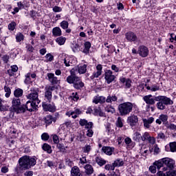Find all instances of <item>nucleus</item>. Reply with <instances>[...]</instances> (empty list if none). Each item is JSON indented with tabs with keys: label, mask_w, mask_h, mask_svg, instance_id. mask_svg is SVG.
<instances>
[{
	"label": "nucleus",
	"mask_w": 176,
	"mask_h": 176,
	"mask_svg": "<svg viewBox=\"0 0 176 176\" xmlns=\"http://www.w3.org/2000/svg\"><path fill=\"white\" fill-rule=\"evenodd\" d=\"M30 94H29L26 96L28 100H30V101L33 102V104H36L37 105H39V104H41V100L38 98L39 88L32 87L30 89Z\"/></svg>",
	"instance_id": "20e7f679"
},
{
	"label": "nucleus",
	"mask_w": 176,
	"mask_h": 176,
	"mask_svg": "<svg viewBox=\"0 0 176 176\" xmlns=\"http://www.w3.org/2000/svg\"><path fill=\"white\" fill-rule=\"evenodd\" d=\"M4 90L6 92L5 96L7 98H9V97H10V94H12V90L10 89V88L9 87H7V86L4 87Z\"/></svg>",
	"instance_id": "ea45409f"
},
{
	"label": "nucleus",
	"mask_w": 176,
	"mask_h": 176,
	"mask_svg": "<svg viewBox=\"0 0 176 176\" xmlns=\"http://www.w3.org/2000/svg\"><path fill=\"white\" fill-rule=\"evenodd\" d=\"M84 168H85V173L87 175H91V174L94 173V168L90 164H86L84 166Z\"/></svg>",
	"instance_id": "412c9836"
},
{
	"label": "nucleus",
	"mask_w": 176,
	"mask_h": 176,
	"mask_svg": "<svg viewBox=\"0 0 176 176\" xmlns=\"http://www.w3.org/2000/svg\"><path fill=\"white\" fill-rule=\"evenodd\" d=\"M170 38H169L170 42L173 43L176 41V35L175 34H170Z\"/></svg>",
	"instance_id": "774afa93"
},
{
	"label": "nucleus",
	"mask_w": 176,
	"mask_h": 176,
	"mask_svg": "<svg viewBox=\"0 0 176 176\" xmlns=\"http://www.w3.org/2000/svg\"><path fill=\"white\" fill-rule=\"evenodd\" d=\"M166 175L167 176H176V170H169L166 172Z\"/></svg>",
	"instance_id": "680f3d73"
},
{
	"label": "nucleus",
	"mask_w": 176,
	"mask_h": 176,
	"mask_svg": "<svg viewBox=\"0 0 176 176\" xmlns=\"http://www.w3.org/2000/svg\"><path fill=\"white\" fill-rule=\"evenodd\" d=\"M96 161L100 167H102L104 164H107V161L102 159L101 157H97Z\"/></svg>",
	"instance_id": "2f4dec72"
},
{
	"label": "nucleus",
	"mask_w": 176,
	"mask_h": 176,
	"mask_svg": "<svg viewBox=\"0 0 176 176\" xmlns=\"http://www.w3.org/2000/svg\"><path fill=\"white\" fill-rule=\"evenodd\" d=\"M72 50L74 53H76V52H78V50H79V45L78 44H73V46L72 47Z\"/></svg>",
	"instance_id": "bf43d9fd"
},
{
	"label": "nucleus",
	"mask_w": 176,
	"mask_h": 176,
	"mask_svg": "<svg viewBox=\"0 0 176 176\" xmlns=\"http://www.w3.org/2000/svg\"><path fill=\"white\" fill-rule=\"evenodd\" d=\"M76 71H78V74H86V72L87 71V65L78 66Z\"/></svg>",
	"instance_id": "4be33fe9"
},
{
	"label": "nucleus",
	"mask_w": 176,
	"mask_h": 176,
	"mask_svg": "<svg viewBox=\"0 0 176 176\" xmlns=\"http://www.w3.org/2000/svg\"><path fill=\"white\" fill-rule=\"evenodd\" d=\"M124 164V162H123V160L122 159H117L113 163V167H122Z\"/></svg>",
	"instance_id": "7c9ffc66"
},
{
	"label": "nucleus",
	"mask_w": 176,
	"mask_h": 176,
	"mask_svg": "<svg viewBox=\"0 0 176 176\" xmlns=\"http://www.w3.org/2000/svg\"><path fill=\"white\" fill-rule=\"evenodd\" d=\"M19 166H16V172L30 170L36 164V157L24 155L19 159Z\"/></svg>",
	"instance_id": "f257e3e1"
},
{
	"label": "nucleus",
	"mask_w": 176,
	"mask_h": 176,
	"mask_svg": "<svg viewBox=\"0 0 176 176\" xmlns=\"http://www.w3.org/2000/svg\"><path fill=\"white\" fill-rule=\"evenodd\" d=\"M70 74L71 75L67 77L66 80L67 83H69L70 85H72V83L74 84L75 82L76 81V78H78V77L76 76L75 73H74V69L70 71Z\"/></svg>",
	"instance_id": "4468645a"
},
{
	"label": "nucleus",
	"mask_w": 176,
	"mask_h": 176,
	"mask_svg": "<svg viewBox=\"0 0 176 176\" xmlns=\"http://www.w3.org/2000/svg\"><path fill=\"white\" fill-rule=\"evenodd\" d=\"M85 48L82 51V52L85 53V54H89V52H90V48L91 47V43L90 42L87 41L84 44Z\"/></svg>",
	"instance_id": "c85d7f7f"
},
{
	"label": "nucleus",
	"mask_w": 176,
	"mask_h": 176,
	"mask_svg": "<svg viewBox=\"0 0 176 176\" xmlns=\"http://www.w3.org/2000/svg\"><path fill=\"white\" fill-rule=\"evenodd\" d=\"M125 38L129 41V42H135V41H137V35L132 32L126 33Z\"/></svg>",
	"instance_id": "dca6fc26"
},
{
	"label": "nucleus",
	"mask_w": 176,
	"mask_h": 176,
	"mask_svg": "<svg viewBox=\"0 0 176 176\" xmlns=\"http://www.w3.org/2000/svg\"><path fill=\"white\" fill-rule=\"evenodd\" d=\"M12 110L16 113H24L25 112V107L24 106H20L21 102L19 98H13L12 101Z\"/></svg>",
	"instance_id": "39448f33"
},
{
	"label": "nucleus",
	"mask_w": 176,
	"mask_h": 176,
	"mask_svg": "<svg viewBox=\"0 0 176 176\" xmlns=\"http://www.w3.org/2000/svg\"><path fill=\"white\" fill-rule=\"evenodd\" d=\"M65 67H71L73 65L74 63L72 61V58L69 56H65L63 60Z\"/></svg>",
	"instance_id": "5701e85b"
},
{
	"label": "nucleus",
	"mask_w": 176,
	"mask_h": 176,
	"mask_svg": "<svg viewBox=\"0 0 176 176\" xmlns=\"http://www.w3.org/2000/svg\"><path fill=\"white\" fill-rule=\"evenodd\" d=\"M87 163V160H86V157H82L80 158L79 166L80 167H82L83 164H86Z\"/></svg>",
	"instance_id": "09e8293b"
},
{
	"label": "nucleus",
	"mask_w": 176,
	"mask_h": 176,
	"mask_svg": "<svg viewBox=\"0 0 176 176\" xmlns=\"http://www.w3.org/2000/svg\"><path fill=\"white\" fill-rule=\"evenodd\" d=\"M50 138V136H49V135L46 133H43L41 135V138L42 140H43V141H47V140H49Z\"/></svg>",
	"instance_id": "052dcab7"
},
{
	"label": "nucleus",
	"mask_w": 176,
	"mask_h": 176,
	"mask_svg": "<svg viewBox=\"0 0 176 176\" xmlns=\"http://www.w3.org/2000/svg\"><path fill=\"white\" fill-rule=\"evenodd\" d=\"M141 133H140L139 132H135L133 135V140L134 141H140V140H141Z\"/></svg>",
	"instance_id": "a19ab883"
},
{
	"label": "nucleus",
	"mask_w": 176,
	"mask_h": 176,
	"mask_svg": "<svg viewBox=\"0 0 176 176\" xmlns=\"http://www.w3.org/2000/svg\"><path fill=\"white\" fill-rule=\"evenodd\" d=\"M107 47L108 49V53H110L111 54H112L113 52H116L115 47L113 45H107Z\"/></svg>",
	"instance_id": "864d4df0"
},
{
	"label": "nucleus",
	"mask_w": 176,
	"mask_h": 176,
	"mask_svg": "<svg viewBox=\"0 0 176 176\" xmlns=\"http://www.w3.org/2000/svg\"><path fill=\"white\" fill-rule=\"evenodd\" d=\"M65 133H66V128L65 126V124H62L59 127L58 134H59L60 137H66L67 134Z\"/></svg>",
	"instance_id": "b1692460"
},
{
	"label": "nucleus",
	"mask_w": 176,
	"mask_h": 176,
	"mask_svg": "<svg viewBox=\"0 0 176 176\" xmlns=\"http://www.w3.org/2000/svg\"><path fill=\"white\" fill-rule=\"evenodd\" d=\"M69 25V23L67 21H63L60 23V27L63 28V30H67Z\"/></svg>",
	"instance_id": "37998d69"
},
{
	"label": "nucleus",
	"mask_w": 176,
	"mask_h": 176,
	"mask_svg": "<svg viewBox=\"0 0 176 176\" xmlns=\"http://www.w3.org/2000/svg\"><path fill=\"white\" fill-rule=\"evenodd\" d=\"M76 81L74 83V89H77V90H80V89H82V87H85V83L82 82L80 80V78H76Z\"/></svg>",
	"instance_id": "f3484780"
},
{
	"label": "nucleus",
	"mask_w": 176,
	"mask_h": 176,
	"mask_svg": "<svg viewBox=\"0 0 176 176\" xmlns=\"http://www.w3.org/2000/svg\"><path fill=\"white\" fill-rule=\"evenodd\" d=\"M138 53L141 57H148L149 50L144 45H140L138 47Z\"/></svg>",
	"instance_id": "9b49d317"
},
{
	"label": "nucleus",
	"mask_w": 176,
	"mask_h": 176,
	"mask_svg": "<svg viewBox=\"0 0 176 176\" xmlns=\"http://www.w3.org/2000/svg\"><path fill=\"white\" fill-rule=\"evenodd\" d=\"M87 120H86L85 119H80L79 121V124L83 126H86V124H87Z\"/></svg>",
	"instance_id": "e2e57ef3"
},
{
	"label": "nucleus",
	"mask_w": 176,
	"mask_h": 176,
	"mask_svg": "<svg viewBox=\"0 0 176 176\" xmlns=\"http://www.w3.org/2000/svg\"><path fill=\"white\" fill-rule=\"evenodd\" d=\"M23 93H24L23 89L18 88L14 91V97H16V98H19V97H21V96H23Z\"/></svg>",
	"instance_id": "72a5a7b5"
},
{
	"label": "nucleus",
	"mask_w": 176,
	"mask_h": 176,
	"mask_svg": "<svg viewBox=\"0 0 176 176\" xmlns=\"http://www.w3.org/2000/svg\"><path fill=\"white\" fill-rule=\"evenodd\" d=\"M31 82H32L31 80V73H28L25 75V83H26V85H29V83H31Z\"/></svg>",
	"instance_id": "c03bdc74"
},
{
	"label": "nucleus",
	"mask_w": 176,
	"mask_h": 176,
	"mask_svg": "<svg viewBox=\"0 0 176 176\" xmlns=\"http://www.w3.org/2000/svg\"><path fill=\"white\" fill-rule=\"evenodd\" d=\"M52 35L54 36H61L62 32L59 27H55L52 29Z\"/></svg>",
	"instance_id": "393cba45"
},
{
	"label": "nucleus",
	"mask_w": 176,
	"mask_h": 176,
	"mask_svg": "<svg viewBox=\"0 0 176 176\" xmlns=\"http://www.w3.org/2000/svg\"><path fill=\"white\" fill-rule=\"evenodd\" d=\"M54 90V86L47 85L45 87V100L47 102H51L53 96L52 91Z\"/></svg>",
	"instance_id": "423d86ee"
},
{
	"label": "nucleus",
	"mask_w": 176,
	"mask_h": 176,
	"mask_svg": "<svg viewBox=\"0 0 176 176\" xmlns=\"http://www.w3.org/2000/svg\"><path fill=\"white\" fill-rule=\"evenodd\" d=\"M115 151V148L113 147H109V146H103L102 148V151L103 153H105V155H107L108 156H111Z\"/></svg>",
	"instance_id": "a211bd4d"
},
{
	"label": "nucleus",
	"mask_w": 176,
	"mask_h": 176,
	"mask_svg": "<svg viewBox=\"0 0 176 176\" xmlns=\"http://www.w3.org/2000/svg\"><path fill=\"white\" fill-rule=\"evenodd\" d=\"M115 101H118V97L116 96H108L107 98L106 99V102H115Z\"/></svg>",
	"instance_id": "f704fd0d"
},
{
	"label": "nucleus",
	"mask_w": 176,
	"mask_h": 176,
	"mask_svg": "<svg viewBox=\"0 0 176 176\" xmlns=\"http://www.w3.org/2000/svg\"><path fill=\"white\" fill-rule=\"evenodd\" d=\"M47 76L48 78V80L52 85H57V83H58V80L57 79V77L54 76V74H53V73H48L47 74Z\"/></svg>",
	"instance_id": "6ab92c4d"
},
{
	"label": "nucleus",
	"mask_w": 176,
	"mask_h": 176,
	"mask_svg": "<svg viewBox=\"0 0 176 176\" xmlns=\"http://www.w3.org/2000/svg\"><path fill=\"white\" fill-rule=\"evenodd\" d=\"M16 41L18 43L21 42V41H24V35L20 32L17 33L16 35Z\"/></svg>",
	"instance_id": "4c0bfd02"
},
{
	"label": "nucleus",
	"mask_w": 176,
	"mask_h": 176,
	"mask_svg": "<svg viewBox=\"0 0 176 176\" xmlns=\"http://www.w3.org/2000/svg\"><path fill=\"white\" fill-rule=\"evenodd\" d=\"M53 141L54 144H58V142H60V140L58 139V136L57 135H53Z\"/></svg>",
	"instance_id": "69168bd1"
},
{
	"label": "nucleus",
	"mask_w": 176,
	"mask_h": 176,
	"mask_svg": "<svg viewBox=\"0 0 176 176\" xmlns=\"http://www.w3.org/2000/svg\"><path fill=\"white\" fill-rule=\"evenodd\" d=\"M159 118L161 121L163 122V123H166V122L168 120V116L166 114H161Z\"/></svg>",
	"instance_id": "49530a36"
},
{
	"label": "nucleus",
	"mask_w": 176,
	"mask_h": 176,
	"mask_svg": "<svg viewBox=\"0 0 176 176\" xmlns=\"http://www.w3.org/2000/svg\"><path fill=\"white\" fill-rule=\"evenodd\" d=\"M133 103L126 102L118 105V111L120 116H127L133 111Z\"/></svg>",
	"instance_id": "7ed1b4c3"
},
{
	"label": "nucleus",
	"mask_w": 176,
	"mask_h": 176,
	"mask_svg": "<svg viewBox=\"0 0 176 176\" xmlns=\"http://www.w3.org/2000/svg\"><path fill=\"white\" fill-rule=\"evenodd\" d=\"M116 126L117 127H123V120H122V118H118V120L116 121Z\"/></svg>",
	"instance_id": "de8ad7c7"
},
{
	"label": "nucleus",
	"mask_w": 176,
	"mask_h": 176,
	"mask_svg": "<svg viewBox=\"0 0 176 176\" xmlns=\"http://www.w3.org/2000/svg\"><path fill=\"white\" fill-rule=\"evenodd\" d=\"M154 166H156L158 170H160L163 166H164V161L163 160V158L161 160H159L158 161H155L154 162Z\"/></svg>",
	"instance_id": "c756f323"
},
{
	"label": "nucleus",
	"mask_w": 176,
	"mask_h": 176,
	"mask_svg": "<svg viewBox=\"0 0 176 176\" xmlns=\"http://www.w3.org/2000/svg\"><path fill=\"white\" fill-rule=\"evenodd\" d=\"M42 107L45 112H56V106L53 104L47 103V101L43 102Z\"/></svg>",
	"instance_id": "1a4fd4ad"
},
{
	"label": "nucleus",
	"mask_w": 176,
	"mask_h": 176,
	"mask_svg": "<svg viewBox=\"0 0 176 176\" xmlns=\"http://www.w3.org/2000/svg\"><path fill=\"white\" fill-rule=\"evenodd\" d=\"M104 168L107 171H109V170H111V171H113L115 170V166H113V165L107 164L105 165Z\"/></svg>",
	"instance_id": "5fc2aeb1"
},
{
	"label": "nucleus",
	"mask_w": 176,
	"mask_h": 176,
	"mask_svg": "<svg viewBox=\"0 0 176 176\" xmlns=\"http://www.w3.org/2000/svg\"><path fill=\"white\" fill-rule=\"evenodd\" d=\"M159 90H160V87H159L156 85H152L151 91H157Z\"/></svg>",
	"instance_id": "0e129e2a"
},
{
	"label": "nucleus",
	"mask_w": 176,
	"mask_h": 176,
	"mask_svg": "<svg viewBox=\"0 0 176 176\" xmlns=\"http://www.w3.org/2000/svg\"><path fill=\"white\" fill-rule=\"evenodd\" d=\"M94 115H96V116H105V113L102 112V110H101V108L100 107H95L94 109Z\"/></svg>",
	"instance_id": "a878e982"
},
{
	"label": "nucleus",
	"mask_w": 176,
	"mask_h": 176,
	"mask_svg": "<svg viewBox=\"0 0 176 176\" xmlns=\"http://www.w3.org/2000/svg\"><path fill=\"white\" fill-rule=\"evenodd\" d=\"M54 60V56L52 54H47L45 55V63L52 62Z\"/></svg>",
	"instance_id": "58836bf2"
},
{
	"label": "nucleus",
	"mask_w": 176,
	"mask_h": 176,
	"mask_svg": "<svg viewBox=\"0 0 176 176\" xmlns=\"http://www.w3.org/2000/svg\"><path fill=\"white\" fill-rule=\"evenodd\" d=\"M91 151V146L87 144L85 146L83 147V152L84 153H89Z\"/></svg>",
	"instance_id": "603ef678"
},
{
	"label": "nucleus",
	"mask_w": 176,
	"mask_h": 176,
	"mask_svg": "<svg viewBox=\"0 0 176 176\" xmlns=\"http://www.w3.org/2000/svg\"><path fill=\"white\" fill-rule=\"evenodd\" d=\"M151 138V135L148 132H145L141 137L142 141H148Z\"/></svg>",
	"instance_id": "79ce46f5"
},
{
	"label": "nucleus",
	"mask_w": 176,
	"mask_h": 176,
	"mask_svg": "<svg viewBox=\"0 0 176 176\" xmlns=\"http://www.w3.org/2000/svg\"><path fill=\"white\" fill-rule=\"evenodd\" d=\"M16 22L12 21L10 24H8V30L10 31H14V29L16 28Z\"/></svg>",
	"instance_id": "a18cd8bd"
},
{
	"label": "nucleus",
	"mask_w": 176,
	"mask_h": 176,
	"mask_svg": "<svg viewBox=\"0 0 176 176\" xmlns=\"http://www.w3.org/2000/svg\"><path fill=\"white\" fill-rule=\"evenodd\" d=\"M105 111L110 113H115L116 110L115 109V107H112V105H108L105 107Z\"/></svg>",
	"instance_id": "c9c22d12"
},
{
	"label": "nucleus",
	"mask_w": 176,
	"mask_h": 176,
	"mask_svg": "<svg viewBox=\"0 0 176 176\" xmlns=\"http://www.w3.org/2000/svg\"><path fill=\"white\" fill-rule=\"evenodd\" d=\"M42 149L44 150L45 152H47V153H49L50 155V153H52V152H53V151L52 150V146L49 145V144L47 143H45L43 144Z\"/></svg>",
	"instance_id": "cd10ccee"
},
{
	"label": "nucleus",
	"mask_w": 176,
	"mask_h": 176,
	"mask_svg": "<svg viewBox=\"0 0 176 176\" xmlns=\"http://www.w3.org/2000/svg\"><path fill=\"white\" fill-rule=\"evenodd\" d=\"M144 101L147 104V105H155L156 102V98H153L152 95H147L143 97Z\"/></svg>",
	"instance_id": "ddd939ff"
},
{
	"label": "nucleus",
	"mask_w": 176,
	"mask_h": 176,
	"mask_svg": "<svg viewBox=\"0 0 176 176\" xmlns=\"http://www.w3.org/2000/svg\"><path fill=\"white\" fill-rule=\"evenodd\" d=\"M116 76L113 75V72L111 69H107L104 72V79L108 85L112 83L115 80Z\"/></svg>",
	"instance_id": "0eeeda50"
},
{
	"label": "nucleus",
	"mask_w": 176,
	"mask_h": 176,
	"mask_svg": "<svg viewBox=\"0 0 176 176\" xmlns=\"http://www.w3.org/2000/svg\"><path fill=\"white\" fill-rule=\"evenodd\" d=\"M167 128L169 129V130H173V131H176V125L175 124H169L168 126H167Z\"/></svg>",
	"instance_id": "13d9d810"
},
{
	"label": "nucleus",
	"mask_w": 176,
	"mask_h": 176,
	"mask_svg": "<svg viewBox=\"0 0 176 176\" xmlns=\"http://www.w3.org/2000/svg\"><path fill=\"white\" fill-rule=\"evenodd\" d=\"M102 74V65H98L96 66V72H94L92 76H91V79H94L96 78H98L99 76H101Z\"/></svg>",
	"instance_id": "f8f14e48"
},
{
	"label": "nucleus",
	"mask_w": 176,
	"mask_h": 176,
	"mask_svg": "<svg viewBox=\"0 0 176 176\" xmlns=\"http://www.w3.org/2000/svg\"><path fill=\"white\" fill-rule=\"evenodd\" d=\"M71 98L73 100V101H78L79 100V95H78V93H72Z\"/></svg>",
	"instance_id": "8fccbe9b"
},
{
	"label": "nucleus",
	"mask_w": 176,
	"mask_h": 176,
	"mask_svg": "<svg viewBox=\"0 0 176 176\" xmlns=\"http://www.w3.org/2000/svg\"><path fill=\"white\" fill-rule=\"evenodd\" d=\"M38 105L39 104H36L34 103V102L28 100L26 102L25 105H23L22 107H24L25 111V109H27V111H29V112H32V111H34V109H38Z\"/></svg>",
	"instance_id": "9d476101"
},
{
	"label": "nucleus",
	"mask_w": 176,
	"mask_h": 176,
	"mask_svg": "<svg viewBox=\"0 0 176 176\" xmlns=\"http://www.w3.org/2000/svg\"><path fill=\"white\" fill-rule=\"evenodd\" d=\"M170 148L171 152H176V142L170 143Z\"/></svg>",
	"instance_id": "6e6d98bb"
},
{
	"label": "nucleus",
	"mask_w": 176,
	"mask_h": 176,
	"mask_svg": "<svg viewBox=\"0 0 176 176\" xmlns=\"http://www.w3.org/2000/svg\"><path fill=\"white\" fill-rule=\"evenodd\" d=\"M155 101H158L156 107L160 111H164L166 109V105H173L174 104V101L166 96H156Z\"/></svg>",
	"instance_id": "f03ea898"
},
{
	"label": "nucleus",
	"mask_w": 176,
	"mask_h": 176,
	"mask_svg": "<svg viewBox=\"0 0 176 176\" xmlns=\"http://www.w3.org/2000/svg\"><path fill=\"white\" fill-rule=\"evenodd\" d=\"M131 87V80L130 79H127L125 81V89H130Z\"/></svg>",
	"instance_id": "4d7b16f0"
},
{
	"label": "nucleus",
	"mask_w": 176,
	"mask_h": 176,
	"mask_svg": "<svg viewBox=\"0 0 176 176\" xmlns=\"http://www.w3.org/2000/svg\"><path fill=\"white\" fill-rule=\"evenodd\" d=\"M65 41H67V38L64 36H60V37H58L56 39V42L60 45V46L64 45V43H65Z\"/></svg>",
	"instance_id": "473e14b6"
},
{
	"label": "nucleus",
	"mask_w": 176,
	"mask_h": 176,
	"mask_svg": "<svg viewBox=\"0 0 176 176\" xmlns=\"http://www.w3.org/2000/svg\"><path fill=\"white\" fill-rule=\"evenodd\" d=\"M157 140H166V134H164V133L160 132L157 134Z\"/></svg>",
	"instance_id": "3c124183"
},
{
	"label": "nucleus",
	"mask_w": 176,
	"mask_h": 176,
	"mask_svg": "<svg viewBox=\"0 0 176 176\" xmlns=\"http://www.w3.org/2000/svg\"><path fill=\"white\" fill-rule=\"evenodd\" d=\"M126 122L131 127H135L138 126V117L134 114L131 115L127 118Z\"/></svg>",
	"instance_id": "6e6552de"
},
{
	"label": "nucleus",
	"mask_w": 176,
	"mask_h": 176,
	"mask_svg": "<svg viewBox=\"0 0 176 176\" xmlns=\"http://www.w3.org/2000/svg\"><path fill=\"white\" fill-rule=\"evenodd\" d=\"M56 148H58L60 152H64L65 149L68 148V146H65L63 143H58Z\"/></svg>",
	"instance_id": "e433bc0d"
},
{
	"label": "nucleus",
	"mask_w": 176,
	"mask_h": 176,
	"mask_svg": "<svg viewBox=\"0 0 176 176\" xmlns=\"http://www.w3.org/2000/svg\"><path fill=\"white\" fill-rule=\"evenodd\" d=\"M45 122L46 124H52L53 122H56V118L53 117L52 116H46L45 118Z\"/></svg>",
	"instance_id": "bb28decb"
},
{
	"label": "nucleus",
	"mask_w": 176,
	"mask_h": 176,
	"mask_svg": "<svg viewBox=\"0 0 176 176\" xmlns=\"http://www.w3.org/2000/svg\"><path fill=\"white\" fill-rule=\"evenodd\" d=\"M149 171L152 173V174H156V166H151L149 167Z\"/></svg>",
	"instance_id": "338daca9"
},
{
	"label": "nucleus",
	"mask_w": 176,
	"mask_h": 176,
	"mask_svg": "<svg viewBox=\"0 0 176 176\" xmlns=\"http://www.w3.org/2000/svg\"><path fill=\"white\" fill-rule=\"evenodd\" d=\"M164 164L170 168V170H173L174 168V160L170 158H163Z\"/></svg>",
	"instance_id": "2eb2a0df"
},
{
	"label": "nucleus",
	"mask_w": 176,
	"mask_h": 176,
	"mask_svg": "<svg viewBox=\"0 0 176 176\" xmlns=\"http://www.w3.org/2000/svg\"><path fill=\"white\" fill-rule=\"evenodd\" d=\"M71 176H83L80 169L78 166H74L71 170Z\"/></svg>",
	"instance_id": "aec40b11"
}]
</instances>
